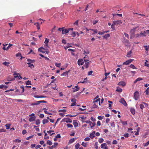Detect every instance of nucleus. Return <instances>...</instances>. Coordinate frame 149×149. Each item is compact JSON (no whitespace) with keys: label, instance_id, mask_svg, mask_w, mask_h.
<instances>
[{"label":"nucleus","instance_id":"obj_13","mask_svg":"<svg viewBox=\"0 0 149 149\" xmlns=\"http://www.w3.org/2000/svg\"><path fill=\"white\" fill-rule=\"evenodd\" d=\"M78 64L79 65H82L84 63V62L82 59H79L77 61Z\"/></svg>","mask_w":149,"mask_h":149},{"label":"nucleus","instance_id":"obj_14","mask_svg":"<svg viewBox=\"0 0 149 149\" xmlns=\"http://www.w3.org/2000/svg\"><path fill=\"white\" fill-rule=\"evenodd\" d=\"M113 23L114 25L121 24H122V22L120 20L114 21Z\"/></svg>","mask_w":149,"mask_h":149},{"label":"nucleus","instance_id":"obj_29","mask_svg":"<svg viewBox=\"0 0 149 149\" xmlns=\"http://www.w3.org/2000/svg\"><path fill=\"white\" fill-rule=\"evenodd\" d=\"M130 111L131 112V113H132L133 114V115H134L135 114V110L133 108H131L130 109Z\"/></svg>","mask_w":149,"mask_h":149},{"label":"nucleus","instance_id":"obj_45","mask_svg":"<svg viewBox=\"0 0 149 149\" xmlns=\"http://www.w3.org/2000/svg\"><path fill=\"white\" fill-rule=\"evenodd\" d=\"M55 65L58 67H60L61 66V63H55Z\"/></svg>","mask_w":149,"mask_h":149},{"label":"nucleus","instance_id":"obj_53","mask_svg":"<svg viewBox=\"0 0 149 149\" xmlns=\"http://www.w3.org/2000/svg\"><path fill=\"white\" fill-rule=\"evenodd\" d=\"M135 32V30H134V29H131V31H130V33H131L132 34H134Z\"/></svg>","mask_w":149,"mask_h":149},{"label":"nucleus","instance_id":"obj_51","mask_svg":"<svg viewBox=\"0 0 149 149\" xmlns=\"http://www.w3.org/2000/svg\"><path fill=\"white\" fill-rule=\"evenodd\" d=\"M84 60L85 62H87L89 61L88 60V58L86 57H84Z\"/></svg>","mask_w":149,"mask_h":149},{"label":"nucleus","instance_id":"obj_11","mask_svg":"<svg viewBox=\"0 0 149 149\" xmlns=\"http://www.w3.org/2000/svg\"><path fill=\"white\" fill-rule=\"evenodd\" d=\"M101 148L103 149H108L107 145L106 143H103L101 145Z\"/></svg>","mask_w":149,"mask_h":149},{"label":"nucleus","instance_id":"obj_18","mask_svg":"<svg viewBox=\"0 0 149 149\" xmlns=\"http://www.w3.org/2000/svg\"><path fill=\"white\" fill-rule=\"evenodd\" d=\"M143 47L145 48V50H146V54H147L148 53V50H149V46H147V45H144Z\"/></svg>","mask_w":149,"mask_h":149},{"label":"nucleus","instance_id":"obj_28","mask_svg":"<svg viewBox=\"0 0 149 149\" xmlns=\"http://www.w3.org/2000/svg\"><path fill=\"white\" fill-rule=\"evenodd\" d=\"M110 34L109 33L105 35L104 36H103V37L105 39H107V38L110 37Z\"/></svg>","mask_w":149,"mask_h":149},{"label":"nucleus","instance_id":"obj_7","mask_svg":"<svg viewBox=\"0 0 149 149\" xmlns=\"http://www.w3.org/2000/svg\"><path fill=\"white\" fill-rule=\"evenodd\" d=\"M133 59H129L126 61L125 62H124L123 63V65H128L130 63L133 61Z\"/></svg>","mask_w":149,"mask_h":149},{"label":"nucleus","instance_id":"obj_64","mask_svg":"<svg viewBox=\"0 0 149 149\" xmlns=\"http://www.w3.org/2000/svg\"><path fill=\"white\" fill-rule=\"evenodd\" d=\"M89 52L88 50L86 51H84V54H85L86 56V54H89Z\"/></svg>","mask_w":149,"mask_h":149},{"label":"nucleus","instance_id":"obj_2","mask_svg":"<svg viewBox=\"0 0 149 149\" xmlns=\"http://www.w3.org/2000/svg\"><path fill=\"white\" fill-rule=\"evenodd\" d=\"M94 108H97V105L98 104L99 105H100V99L98 98L96 100L93 101Z\"/></svg>","mask_w":149,"mask_h":149},{"label":"nucleus","instance_id":"obj_24","mask_svg":"<svg viewBox=\"0 0 149 149\" xmlns=\"http://www.w3.org/2000/svg\"><path fill=\"white\" fill-rule=\"evenodd\" d=\"M42 49H45L44 48L42 47H40L38 49V51H39L43 53H45V51L41 50Z\"/></svg>","mask_w":149,"mask_h":149},{"label":"nucleus","instance_id":"obj_46","mask_svg":"<svg viewBox=\"0 0 149 149\" xmlns=\"http://www.w3.org/2000/svg\"><path fill=\"white\" fill-rule=\"evenodd\" d=\"M91 30L94 32L92 33V35H93L94 33H97V29L94 30L92 29Z\"/></svg>","mask_w":149,"mask_h":149},{"label":"nucleus","instance_id":"obj_17","mask_svg":"<svg viewBox=\"0 0 149 149\" xmlns=\"http://www.w3.org/2000/svg\"><path fill=\"white\" fill-rule=\"evenodd\" d=\"M6 79L7 81H10L15 80V78H11L10 76H9Z\"/></svg>","mask_w":149,"mask_h":149},{"label":"nucleus","instance_id":"obj_57","mask_svg":"<svg viewBox=\"0 0 149 149\" xmlns=\"http://www.w3.org/2000/svg\"><path fill=\"white\" fill-rule=\"evenodd\" d=\"M140 108L141 109H143L144 108V106L143 104H141L140 105Z\"/></svg>","mask_w":149,"mask_h":149},{"label":"nucleus","instance_id":"obj_63","mask_svg":"<svg viewBox=\"0 0 149 149\" xmlns=\"http://www.w3.org/2000/svg\"><path fill=\"white\" fill-rule=\"evenodd\" d=\"M123 136H124L125 138H128L129 136V134L128 133H127L123 135Z\"/></svg>","mask_w":149,"mask_h":149},{"label":"nucleus","instance_id":"obj_32","mask_svg":"<svg viewBox=\"0 0 149 149\" xmlns=\"http://www.w3.org/2000/svg\"><path fill=\"white\" fill-rule=\"evenodd\" d=\"M27 64L29 65V67L32 68H34V66L33 65V64H31L30 63H27Z\"/></svg>","mask_w":149,"mask_h":149},{"label":"nucleus","instance_id":"obj_43","mask_svg":"<svg viewBox=\"0 0 149 149\" xmlns=\"http://www.w3.org/2000/svg\"><path fill=\"white\" fill-rule=\"evenodd\" d=\"M2 64L5 65L6 66L10 64V63L9 62H7L6 61H5L4 62H3Z\"/></svg>","mask_w":149,"mask_h":149},{"label":"nucleus","instance_id":"obj_48","mask_svg":"<svg viewBox=\"0 0 149 149\" xmlns=\"http://www.w3.org/2000/svg\"><path fill=\"white\" fill-rule=\"evenodd\" d=\"M49 42V40L47 38H46L45 39V44H46V45H48V43Z\"/></svg>","mask_w":149,"mask_h":149},{"label":"nucleus","instance_id":"obj_36","mask_svg":"<svg viewBox=\"0 0 149 149\" xmlns=\"http://www.w3.org/2000/svg\"><path fill=\"white\" fill-rule=\"evenodd\" d=\"M123 42L124 43H128L129 42L128 40L125 39L124 38L123 39Z\"/></svg>","mask_w":149,"mask_h":149},{"label":"nucleus","instance_id":"obj_61","mask_svg":"<svg viewBox=\"0 0 149 149\" xmlns=\"http://www.w3.org/2000/svg\"><path fill=\"white\" fill-rule=\"evenodd\" d=\"M71 35L73 37H75L76 36V33L75 32H73L71 34Z\"/></svg>","mask_w":149,"mask_h":149},{"label":"nucleus","instance_id":"obj_1","mask_svg":"<svg viewBox=\"0 0 149 149\" xmlns=\"http://www.w3.org/2000/svg\"><path fill=\"white\" fill-rule=\"evenodd\" d=\"M146 31L143 32L141 31L140 33H138L135 35V37L136 38H140L142 37H146Z\"/></svg>","mask_w":149,"mask_h":149},{"label":"nucleus","instance_id":"obj_54","mask_svg":"<svg viewBox=\"0 0 149 149\" xmlns=\"http://www.w3.org/2000/svg\"><path fill=\"white\" fill-rule=\"evenodd\" d=\"M67 126L68 127L72 128L73 127V125L72 124H68L67 125Z\"/></svg>","mask_w":149,"mask_h":149},{"label":"nucleus","instance_id":"obj_60","mask_svg":"<svg viewBox=\"0 0 149 149\" xmlns=\"http://www.w3.org/2000/svg\"><path fill=\"white\" fill-rule=\"evenodd\" d=\"M16 56V57H18V56H21V54L20 53L18 52L15 55Z\"/></svg>","mask_w":149,"mask_h":149},{"label":"nucleus","instance_id":"obj_27","mask_svg":"<svg viewBox=\"0 0 149 149\" xmlns=\"http://www.w3.org/2000/svg\"><path fill=\"white\" fill-rule=\"evenodd\" d=\"M49 122V121L47 119H44L42 120V123L44 125L46 123H47Z\"/></svg>","mask_w":149,"mask_h":149},{"label":"nucleus","instance_id":"obj_22","mask_svg":"<svg viewBox=\"0 0 149 149\" xmlns=\"http://www.w3.org/2000/svg\"><path fill=\"white\" fill-rule=\"evenodd\" d=\"M19 74V73H17L16 72H15L14 74L13 75H14V77L13 78H16L17 77H18V75Z\"/></svg>","mask_w":149,"mask_h":149},{"label":"nucleus","instance_id":"obj_38","mask_svg":"<svg viewBox=\"0 0 149 149\" xmlns=\"http://www.w3.org/2000/svg\"><path fill=\"white\" fill-rule=\"evenodd\" d=\"M13 141L15 142L20 143L21 142V140L18 139H17L14 140Z\"/></svg>","mask_w":149,"mask_h":149},{"label":"nucleus","instance_id":"obj_20","mask_svg":"<svg viewBox=\"0 0 149 149\" xmlns=\"http://www.w3.org/2000/svg\"><path fill=\"white\" fill-rule=\"evenodd\" d=\"M77 139L76 138H73L72 139H70L69 141V144H71V143H73L75 141V139Z\"/></svg>","mask_w":149,"mask_h":149},{"label":"nucleus","instance_id":"obj_23","mask_svg":"<svg viewBox=\"0 0 149 149\" xmlns=\"http://www.w3.org/2000/svg\"><path fill=\"white\" fill-rule=\"evenodd\" d=\"M89 62H86L84 64V67L86 68H87L88 67V66L89 65Z\"/></svg>","mask_w":149,"mask_h":149},{"label":"nucleus","instance_id":"obj_58","mask_svg":"<svg viewBox=\"0 0 149 149\" xmlns=\"http://www.w3.org/2000/svg\"><path fill=\"white\" fill-rule=\"evenodd\" d=\"M26 84L27 85H31V81L28 80L26 82Z\"/></svg>","mask_w":149,"mask_h":149},{"label":"nucleus","instance_id":"obj_41","mask_svg":"<svg viewBox=\"0 0 149 149\" xmlns=\"http://www.w3.org/2000/svg\"><path fill=\"white\" fill-rule=\"evenodd\" d=\"M47 144L49 146H51L52 144V143L49 140H48L47 142Z\"/></svg>","mask_w":149,"mask_h":149},{"label":"nucleus","instance_id":"obj_12","mask_svg":"<svg viewBox=\"0 0 149 149\" xmlns=\"http://www.w3.org/2000/svg\"><path fill=\"white\" fill-rule=\"evenodd\" d=\"M71 102H72L71 104V106L72 107L73 106L76 105V100L74 98H72L71 100Z\"/></svg>","mask_w":149,"mask_h":149},{"label":"nucleus","instance_id":"obj_40","mask_svg":"<svg viewBox=\"0 0 149 149\" xmlns=\"http://www.w3.org/2000/svg\"><path fill=\"white\" fill-rule=\"evenodd\" d=\"M95 147L96 149H98V143L97 142H96L94 144Z\"/></svg>","mask_w":149,"mask_h":149},{"label":"nucleus","instance_id":"obj_35","mask_svg":"<svg viewBox=\"0 0 149 149\" xmlns=\"http://www.w3.org/2000/svg\"><path fill=\"white\" fill-rule=\"evenodd\" d=\"M132 53V50H131L129 52H128L127 55V56L128 57H130L131 56V54Z\"/></svg>","mask_w":149,"mask_h":149},{"label":"nucleus","instance_id":"obj_37","mask_svg":"<svg viewBox=\"0 0 149 149\" xmlns=\"http://www.w3.org/2000/svg\"><path fill=\"white\" fill-rule=\"evenodd\" d=\"M79 146L80 145L79 143H77L75 146V149H78V148L79 149Z\"/></svg>","mask_w":149,"mask_h":149},{"label":"nucleus","instance_id":"obj_16","mask_svg":"<svg viewBox=\"0 0 149 149\" xmlns=\"http://www.w3.org/2000/svg\"><path fill=\"white\" fill-rule=\"evenodd\" d=\"M95 133V132L93 131L90 134V136L91 137V139H93L95 137V136L94 135Z\"/></svg>","mask_w":149,"mask_h":149},{"label":"nucleus","instance_id":"obj_50","mask_svg":"<svg viewBox=\"0 0 149 149\" xmlns=\"http://www.w3.org/2000/svg\"><path fill=\"white\" fill-rule=\"evenodd\" d=\"M149 144V141H148L147 143H143V145L144 146H148Z\"/></svg>","mask_w":149,"mask_h":149},{"label":"nucleus","instance_id":"obj_59","mask_svg":"<svg viewBox=\"0 0 149 149\" xmlns=\"http://www.w3.org/2000/svg\"><path fill=\"white\" fill-rule=\"evenodd\" d=\"M117 143V142L116 140H114L112 142V144L113 145L116 144Z\"/></svg>","mask_w":149,"mask_h":149},{"label":"nucleus","instance_id":"obj_15","mask_svg":"<svg viewBox=\"0 0 149 149\" xmlns=\"http://www.w3.org/2000/svg\"><path fill=\"white\" fill-rule=\"evenodd\" d=\"M65 119H64L63 120L65 122L67 123H72V120L69 118H66V121L64 120H65Z\"/></svg>","mask_w":149,"mask_h":149},{"label":"nucleus","instance_id":"obj_30","mask_svg":"<svg viewBox=\"0 0 149 149\" xmlns=\"http://www.w3.org/2000/svg\"><path fill=\"white\" fill-rule=\"evenodd\" d=\"M11 126L10 124H7L5 125L6 129L7 130L9 129L10 128V127Z\"/></svg>","mask_w":149,"mask_h":149},{"label":"nucleus","instance_id":"obj_42","mask_svg":"<svg viewBox=\"0 0 149 149\" xmlns=\"http://www.w3.org/2000/svg\"><path fill=\"white\" fill-rule=\"evenodd\" d=\"M103 141H104L103 139L102 138H99L98 139V141L100 143H102L103 142Z\"/></svg>","mask_w":149,"mask_h":149},{"label":"nucleus","instance_id":"obj_56","mask_svg":"<svg viewBox=\"0 0 149 149\" xmlns=\"http://www.w3.org/2000/svg\"><path fill=\"white\" fill-rule=\"evenodd\" d=\"M81 145L84 147H86L87 146V143H84V142H82Z\"/></svg>","mask_w":149,"mask_h":149},{"label":"nucleus","instance_id":"obj_31","mask_svg":"<svg viewBox=\"0 0 149 149\" xmlns=\"http://www.w3.org/2000/svg\"><path fill=\"white\" fill-rule=\"evenodd\" d=\"M27 61H28L29 63H33L35 62V60H31L30 59H27Z\"/></svg>","mask_w":149,"mask_h":149},{"label":"nucleus","instance_id":"obj_34","mask_svg":"<svg viewBox=\"0 0 149 149\" xmlns=\"http://www.w3.org/2000/svg\"><path fill=\"white\" fill-rule=\"evenodd\" d=\"M73 125L74 127H77L78 125V123L75 121H73Z\"/></svg>","mask_w":149,"mask_h":149},{"label":"nucleus","instance_id":"obj_26","mask_svg":"<svg viewBox=\"0 0 149 149\" xmlns=\"http://www.w3.org/2000/svg\"><path fill=\"white\" fill-rule=\"evenodd\" d=\"M34 25L37 26V29L38 30L40 29V27L39 24L38 22H36L35 23Z\"/></svg>","mask_w":149,"mask_h":149},{"label":"nucleus","instance_id":"obj_6","mask_svg":"<svg viewBox=\"0 0 149 149\" xmlns=\"http://www.w3.org/2000/svg\"><path fill=\"white\" fill-rule=\"evenodd\" d=\"M119 102L123 104L124 106H127V104L123 98H122L120 100Z\"/></svg>","mask_w":149,"mask_h":149},{"label":"nucleus","instance_id":"obj_62","mask_svg":"<svg viewBox=\"0 0 149 149\" xmlns=\"http://www.w3.org/2000/svg\"><path fill=\"white\" fill-rule=\"evenodd\" d=\"M33 135H31V136H29L27 137L26 138V139L27 140H29L30 139H31V138H33Z\"/></svg>","mask_w":149,"mask_h":149},{"label":"nucleus","instance_id":"obj_5","mask_svg":"<svg viewBox=\"0 0 149 149\" xmlns=\"http://www.w3.org/2000/svg\"><path fill=\"white\" fill-rule=\"evenodd\" d=\"M47 102L45 100H40L37 101L36 102H33L31 104V105L32 106H34L39 104L41 103H46Z\"/></svg>","mask_w":149,"mask_h":149},{"label":"nucleus","instance_id":"obj_25","mask_svg":"<svg viewBox=\"0 0 149 149\" xmlns=\"http://www.w3.org/2000/svg\"><path fill=\"white\" fill-rule=\"evenodd\" d=\"M142 80V78L140 77H139L138 78L136 79L135 81L134 82V84H136L137 81H139L141 80Z\"/></svg>","mask_w":149,"mask_h":149},{"label":"nucleus","instance_id":"obj_52","mask_svg":"<svg viewBox=\"0 0 149 149\" xmlns=\"http://www.w3.org/2000/svg\"><path fill=\"white\" fill-rule=\"evenodd\" d=\"M130 67L133 69H136V68L134 66V65L132 64L130 65Z\"/></svg>","mask_w":149,"mask_h":149},{"label":"nucleus","instance_id":"obj_8","mask_svg":"<svg viewBox=\"0 0 149 149\" xmlns=\"http://www.w3.org/2000/svg\"><path fill=\"white\" fill-rule=\"evenodd\" d=\"M139 93L138 91H136L134 93V97L135 100H137L139 97Z\"/></svg>","mask_w":149,"mask_h":149},{"label":"nucleus","instance_id":"obj_3","mask_svg":"<svg viewBox=\"0 0 149 149\" xmlns=\"http://www.w3.org/2000/svg\"><path fill=\"white\" fill-rule=\"evenodd\" d=\"M73 30V28H70L68 29H65L64 28H62V31L63 34H66L67 33H68L69 31H72Z\"/></svg>","mask_w":149,"mask_h":149},{"label":"nucleus","instance_id":"obj_21","mask_svg":"<svg viewBox=\"0 0 149 149\" xmlns=\"http://www.w3.org/2000/svg\"><path fill=\"white\" fill-rule=\"evenodd\" d=\"M122 89L120 88L118 86L117 87V89L116 90V91L120 92H121L122 91Z\"/></svg>","mask_w":149,"mask_h":149},{"label":"nucleus","instance_id":"obj_19","mask_svg":"<svg viewBox=\"0 0 149 149\" xmlns=\"http://www.w3.org/2000/svg\"><path fill=\"white\" fill-rule=\"evenodd\" d=\"M36 117L35 116H33L30 117L29 119V120L30 122H32L35 120Z\"/></svg>","mask_w":149,"mask_h":149},{"label":"nucleus","instance_id":"obj_44","mask_svg":"<svg viewBox=\"0 0 149 149\" xmlns=\"http://www.w3.org/2000/svg\"><path fill=\"white\" fill-rule=\"evenodd\" d=\"M40 121L39 119H37L36 120V125H38L40 124Z\"/></svg>","mask_w":149,"mask_h":149},{"label":"nucleus","instance_id":"obj_55","mask_svg":"<svg viewBox=\"0 0 149 149\" xmlns=\"http://www.w3.org/2000/svg\"><path fill=\"white\" fill-rule=\"evenodd\" d=\"M115 25H114V24H113H113H112L111 25V29L113 30H115Z\"/></svg>","mask_w":149,"mask_h":149},{"label":"nucleus","instance_id":"obj_33","mask_svg":"<svg viewBox=\"0 0 149 149\" xmlns=\"http://www.w3.org/2000/svg\"><path fill=\"white\" fill-rule=\"evenodd\" d=\"M121 123L124 126L127 125V122L126 121H121Z\"/></svg>","mask_w":149,"mask_h":149},{"label":"nucleus","instance_id":"obj_49","mask_svg":"<svg viewBox=\"0 0 149 149\" xmlns=\"http://www.w3.org/2000/svg\"><path fill=\"white\" fill-rule=\"evenodd\" d=\"M49 138V137L48 136H47V134L46 133H45V134L44 139H48Z\"/></svg>","mask_w":149,"mask_h":149},{"label":"nucleus","instance_id":"obj_4","mask_svg":"<svg viewBox=\"0 0 149 149\" xmlns=\"http://www.w3.org/2000/svg\"><path fill=\"white\" fill-rule=\"evenodd\" d=\"M84 122L86 123L89 124L91 129H92L96 125L95 123L93 122L92 123L91 122V121L89 120L85 121H84Z\"/></svg>","mask_w":149,"mask_h":149},{"label":"nucleus","instance_id":"obj_9","mask_svg":"<svg viewBox=\"0 0 149 149\" xmlns=\"http://www.w3.org/2000/svg\"><path fill=\"white\" fill-rule=\"evenodd\" d=\"M118 85L120 86H124L126 85V83L124 81H120L119 82Z\"/></svg>","mask_w":149,"mask_h":149},{"label":"nucleus","instance_id":"obj_47","mask_svg":"<svg viewBox=\"0 0 149 149\" xmlns=\"http://www.w3.org/2000/svg\"><path fill=\"white\" fill-rule=\"evenodd\" d=\"M149 87L148 88L146 91H145V92L146 93V95H148V94L149 93Z\"/></svg>","mask_w":149,"mask_h":149},{"label":"nucleus","instance_id":"obj_10","mask_svg":"<svg viewBox=\"0 0 149 149\" xmlns=\"http://www.w3.org/2000/svg\"><path fill=\"white\" fill-rule=\"evenodd\" d=\"M72 89H73V92H75L79 91L80 89V88L78 86H74V88H72Z\"/></svg>","mask_w":149,"mask_h":149},{"label":"nucleus","instance_id":"obj_39","mask_svg":"<svg viewBox=\"0 0 149 149\" xmlns=\"http://www.w3.org/2000/svg\"><path fill=\"white\" fill-rule=\"evenodd\" d=\"M68 71H66L64 72H63L62 74H61V75H64L65 76H66L67 75H68Z\"/></svg>","mask_w":149,"mask_h":149}]
</instances>
